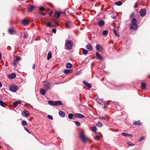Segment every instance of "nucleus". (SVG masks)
<instances>
[{"mask_svg":"<svg viewBox=\"0 0 150 150\" xmlns=\"http://www.w3.org/2000/svg\"><path fill=\"white\" fill-rule=\"evenodd\" d=\"M74 122L76 126H79L81 125V123L79 121H74Z\"/></svg>","mask_w":150,"mask_h":150,"instance_id":"obj_36","label":"nucleus"},{"mask_svg":"<svg viewBox=\"0 0 150 150\" xmlns=\"http://www.w3.org/2000/svg\"><path fill=\"white\" fill-rule=\"evenodd\" d=\"M52 31L54 33H56V30L54 28L52 30Z\"/></svg>","mask_w":150,"mask_h":150,"instance_id":"obj_47","label":"nucleus"},{"mask_svg":"<svg viewBox=\"0 0 150 150\" xmlns=\"http://www.w3.org/2000/svg\"><path fill=\"white\" fill-rule=\"evenodd\" d=\"M99 118L100 119L105 120H106V118L102 116H99Z\"/></svg>","mask_w":150,"mask_h":150,"instance_id":"obj_45","label":"nucleus"},{"mask_svg":"<svg viewBox=\"0 0 150 150\" xmlns=\"http://www.w3.org/2000/svg\"><path fill=\"white\" fill-rule=\"evenodd\" d=\"M98 103H99V104H100V103H99V102H98Z\"/></svg>","mask_w":150,"mask_h":150,"instance_id":"obj_64","label":"nucleus"},{"mask_svg":"<svg viewBox=\"0 0 150 150\" xmlns=\"http://www.w3.org/2000/svg\"><path fill=\"white\" fill-rule=\"evenodd\" d=\"M108 34V31L106 30H105L102 32V34L103 35H105Z\"/></svg>","mask_w":150,"mask_h":150,"instance_id":"obj_38","label":"nucleus"},{"mask_svg":"<svg viewBox=\"0 0 150 150\" xmlns=\"http://www.w3.org/2000/svg\"><path fill=\"white\" fill-rule=\"evenodd\" d=\"M60 83H55L56 84H59Z\"/></svg>","mask_w":150,"mask_h":150,"instance_id":"obj_62","label":"nucleus"},{"mask_svg":"<svg viewBox=\"0 0 150 150\" xmlns=\"http://www.w3.org/2000/svg\"><path fill=\"white\" fill-rule=\"evenodd\" d=\"M144 139V137H141L140 139H139V141H141L143 140Z\"/></svg>","mask_w":150,"mask_h":150,"instance_id":"obj_49","label":"nucleus"},{"mask_svg":"<svg viewBox=\"0 0 150 150\" xmlns=\"http://www.w3.org/2000/svg\"><path fill=\"white\" fill-rule=\"evenodd\" d=\"M122 4V3L120 1H116L115 2V4L118 6H120Z\"/></svg>","mask_w":150,"mask_h":150,"instance_id":"obj_32","label":"nucleus"},{"mask_svg":"<svg viewBox=\"0 0 150 150\" xmlns=\"http://www.w3.org/2000/svg\"><path fill=\"white\" fill-rule=\"evenodd\" d=\"M146 13V11L144 8L141 9L139 12L140 16L142 17L144 16L145 15Z\"/></svg>","mask_w":150,"mask_h":150,"instance_id":"obj_7","label":"nucleus"},{"mask_svg":"<svg viewBox=\"0 0 150 150\" xmlns=\"http://www.w3.org/2000/svg\"><path fill=\"white\" fill-rule=\"evenodd\" d=\"M2 86V84L1 82H0V87H1Z\"/></svg>","mask_w":150,"mask_h":150,"instance_id":"obj_59","label":"nucleus"},{"mask_svg":"<svg viewBox=\"0 0 150 150\" xmlns=\"http://www.w3.org/2000/svg\"><path fill=\"white\" fill-rule=\"evenodd\" d=\"M21 101L20 100H18L16 102H13V104L14 106L16 107L18 104H21Z\"/></svg>","mask_w":150,"mask_h":150,"instance_id":"obj_23","label":"nucleus"},{"mask_svg":"<svg viewBox=\"0 0 150 150\" xmlns=\"http://www.w3.org/2000/svg\"><path fill=\"white\" fill-rule=\"evenodd\" d=\"M87 87L91 88L92 87V85L89 83L87 82L86 81H83L82 82Z\"/></svg>","mask_w":150,"mask_h":150,"instance_id":"obj_13","label":"nucleus"},{"mask_svg":"<svg viewBox=\"0 0 150 150\" xmlns=\"http://www.w3.org/2000/svg\"><path fill=\"white\" fill-rule=\"evenodd\" d=\"M134 15L135 14L134 13H132L130 16V18L132 19V18H134Z\"/></svg>","mask_w":150,"mask_h":150,"instance_id":"obj_41","label":"nucleus"},{"mask_svg":"<svg viewBox=\"0 0 150 150\" xmlns=\"http://www.w3.org/2000/svg\"><path fill=\"white\" fill-rule=\"evenodd\" d=\"M132 23L130 27V29L131 30H136L138 28L137 24V20L136 18H132Z\"/></svg>","mask_w":150,"mask_h":150,"instance_id":"obj_1","label":"nucleus"},{"mask_svg":"<svg viewBox=\"0 0 150 150\" xmlns=\"http://www.w3.org/2000/svg\"><path fill=\"white\" fill-rule=\"evenodd\" d=\"M47 117L50 120H52L53 119V117L52 116L50 115H48L47 116Z\"/></svg>","mask_w":150,"mask_h":150,"instance_id":"obj_42","label":"nucleus"},{"mask_svg":"<svg viewBox=\"0 0 150 150\" xmlns=\"http://www.w3.org/2000/svg\"><path fill=\"white\" fill-rule=\"evenodd\" d=\"M72 64L70 63H68L66 64V68L68 69L71 68L72 67Z\"/></svg>","mask_w":150,"mask_h":150,"instance_id":"obj_21","label":"nucleus"},{"mask_svg":"<svg viewBox=\"0 0 150 150\" xmlns=\"http://www.w3.org/2000/svg\"><path fill=\"white\" fill-rule=\"evenodd\" d=\"M59 115L62 117H64L65 116V113L61 111H59Z\"/></svg>","mask_w":150,"mask_h":150,"instance_id":"obj_17","label":"nucleus"},{"mask_svg":"<svg viewBox=\"0 0 150 150\" xmlns=\"http://www.w3.org/2000/svg\"><path fill=\"white\" fill-rule=\"evenodd\" d=\"M96 125L98 127H102L103 124L100 122H98L96 123Z\"/></svg>","mask_w":150,"mask_h":150,"instance_id":"obj_34","label":"nucleus"},{"mask_svg":"<svg viewBox=\"0 0 150 150\" xmlns=\"http://www.w3.org/2000/svg\"><path fill=\"white\" fill-rule=\"evenodd\" d=\"M141 88L142 89L145 90L146 89V84L145 83H142Z\"/></svg>","mask_w":150,"mask_h":150,"instance_id":"obj_22","label":"nucleus"},{"mask_svg":"<svg viewBox=\"0 0 150 150\" xmlns=\"http://www.w3.org/2000/svg\"><path fill=\"white\" fill-rule=\"evenodd\" d=\"M21 60V58L19 57H18L16 59H14L13 60V65L15 66L18 62V61H20Z\"/></svg>","mask_w":150,"mask_h":150,"instance_id":"obj_9","label":"nucleus"},{"mask_svg":"<svg viewBox=\"0 0 150 150\" xmlns=\"http://www.w3.org/2000/svg\"><path fill=\"white\" fill-rule=\"evenodd\" d=\"M22 23L24 25H26L28 23V21L27 20H23Z\"/></svg>","mask_w":150,"mask_h":150,"instance_id":"obj_30","label":"nucleus"},{"mask_svg":"<svg viewBox=\"0 0 150 150\" xmlns=\"http://www.w3.org/2000/svg\"><path fill=\"white\" fill-rule=\"evenodd\" d=\"M98 25L99 27H101L104 25L105 22L103 20H100L98 22Z\"/></svg>","mask_w":150,"mask_h":150,"instance_id":"obj_12","label":"nucleus"},{"mask_svg":"<svg viewBox=\"0 0 150 150\" xmlns=\"http://www.w3.org/2000/svg\"><path fill=\"white\" fill-rule=\"evenodd\" d=\"M70 26V22H67L66 23V27L67 28H69Z\"/></svg>","mask_w":150,"mask_h":150,"instance_id":"obj_39","label":"nucleus"},{"mask_svg":"<svg viewBox=\"0 0 150 150\" xmlns=\"http://www.w3.org/2000/svg\"><path fill=\"white\" fill-rule=\"evenodd\" d=\"M86 49H87L91 51H92V48L90 44H88L87 45H86Z\"/></svg>","mask_w":150,"mask_h":150,"instance_id":"obj_18","label":"nucleus"},{"mask_svg":"<svg viewBox=\"0 0 150 150\" xmlns=\"http://www.w3.org/2000/svg\"><path fill=\"white\" fill-rule=\"evenodd\" d=\"M72 72V69L69 70L68 69H66L64 70L63 71V72L66 74H68L71 73Z\"/></svg>","mask_w":150,"mask_h":150,"instance_id":"obj_15","label":"nucleus"},{"mask_svg":"<svg viewBox=\"0 0 150 150\" xmlns=\"http://www.w3.org/2000/svg\"><path fill=\"white\" fill-rule=\"evenodd\" d=\"M92 130L93 132H96L97 130V128L96 127H93L92 129Z\"/></svg>","mask_w":150,"mask_h":150,"instance_id":"obj_40","label":"nucleus"},{"mask_svg":"<svg viewBox=\"0 0 150 150\" xmlns=\"http://www.w3.org/2000/svg\"><path fill=\"white\" fill-rule=\"evenodd\" d=\"M79 137L84 142H85L88 139L85 136L84 133L83 132H81L79 134Z\"/></svg>","mask_w":150,"mask_h":150,"instance_id":"obj_4","label":"nucleus"},{"mask_svg":"<svg viewBox=\"0 0 150 150\" xmlns=\"http://www.w3.org/2000/svg\"><path fill=\"white\" fill-rule=\"evenodd\" d=\"M52 54L51 51H49L48 54L47 56V59L49 60L52 57Z\"/></svg>","mask_w":150,"mask_h":150,"instance_id":"obj_24","label":"nucleus"},{"mask_svg":"<svg viewBox=\"0 0 150 150\" xmlns=\"http://www.w3.org/2000/svg\"><path fill=\"white\" fill-rule=\"evenodd\" d=\"M54 21L55 23H57L58 22L57 21L56 19H54Z\"/></svg>","mask_w":150,"mask_h":150,"instance_id":"obj_56","label":"nucleus"},{"mask_svg":"<svg viewBox=\"0 0 150 150\" xmlns=\"http://www.w3.org/2000/svg\"><path fill=\"white\" fill-rule=\"evenodd\" d=\"M39 10L40 11H43L45 10V8L41 6L40 7Z\"/></svg>","mask_w":150,"mask_h":150,"instance_id":"obj_46","label":"nucleus"},{"mask_svg":"<svg viewBox=\"0 0 150 150\" xmlns=\"http://www.w3.org/2000/svg\"><path fill=\"white\" fill-rule=\"evenodd\" d=\"M73 43L72 41L70 40H67L65 43V46L66 49L68 50H70L72 49Z\"/></svg>","mask_w":150,"mask_h":150,"instance_id":"obj_2","label":"nucleus"},{"mask_svg":"<svg viewBox=\"0 0 150 150\" xmlns=\"http://www.w3.org/2000/svg\"><path fill=\"white\" fill-rule=\"evenodd\" d=\"M104 107L105 108L107 107V106H106L105 105L104 106Z\"/></svg>","mask_w":150,"mask_h":150,"instance_id":"obj_60","label":"nucleus"},{"mask_svg":"<svg viewBox=\"0 0 150 150\" xmlns=\"http://www.w3.org/2000/svg\"><path fill=\"white\" fill-rule=\"evenodd\" d=\"M127 144H128V145H129V146H134V144H132V143H131L130 142H128L127 143Z\"/></svg>","mask_w":150,"mask_h":150,"instance_id":"obj_44","label":"nucleus"},{"mask_svg":"<svg viewBox=\"0 0 150 150\" xmlns=\"http://www.w3.org/2000/svg\"><path fill=\"white\" fill-rule=\"evenodd\" d=\"M48 104L51 105H54L57 106L58 105H62L63 104L62 102L60 101H56L54 102L51 100L48 101Z\"/></svg>","mask_w":150,"mask_h":150,"instance_id":"obj_3","label":"nucleus"},{"mask_svg":"<svg viewBox=\"0 0 150 150\" xmlns=\"http://www.w3.org/2000/svg\"><path fill=\"white\" fill-rule=\"evenodd\" d=\"M1 54H0V59H1Z\"/></svg>","mask_w":150,"mask_h":150,"instance_id":"obj_61","label":"nucleus"},{"mask_svg":"<svg viewBox=\"0 0 150 150\" xmlns=\"http://www.w3.org/2000/svg\"><path fill=\"white\" fill-rule=\"evenodd\" d=\"M60 13L57 11H56L54 13V16L57 18H58L60 16Z\"/></svg>","mask_w":150,"mask_h":150,"instance_id":"obj_27","label":"nucleus"},{"mask_svg":"<svg viewBox=\"0 0 150 150\" xmlns=\"http://www.w3.org/2000/svg\"><path fill=\"white\" fill-rule=\"evenodd\" d=\"M47 26L48 27H51V26H52V25L51 24V23H48L47 24Z\"/></svg>","mask_w":150,"mask_h":150,"instance_id":"obj_51","label":"nucleus"},{"mask_svg":"<svg viewBox=\"0 0 150 150\" xmlns=\"http://www.w3.org/2000/svg\"><path fill=\"white\" fill-rule=\"evenodd\" d=\"M22 115L23 117H28L30 115V113L27 110H24L22 112Z\"/></svg>","mask_w":150,"mask_h":150,"instance_id":"obj_5","label":"nucleus"},{"mask_svg":"<svg viewBox=\"0 0 150 150\" xmlns=\"http://www.w3.org/2000/svg\"><path fill=\"white\" fill-rule=\"evenodd\" d=\"M122 135L123 136L127 137H132V135L131 134H127L125 133H122Z\"/></svg>","mask_w":150,"mask_h":150,"instance_id":"obj_20","label":"nucleus"},{"mask_svg":"<svg viewBox=\"0 0 150 150\" xmlns=\"http://www.w3.org/2000/svg\"><path fill=\"white\" fill-rule=\"evenodd\" d=\"M40 13L43 16H45L46 14V13L44 12H41Z\"/></svg>","mask_w":150,"mask_h":150,"instance_id":"obj_50","label":"nucleus"},{"mask_svg":"<svg viewBox=\"0 0 150 150\" xmlns=\"http://www.w3.org/2000/svg\"><path fill=\"white\" fill-rule=\"evenodd\" d=\"M8 32L10 34H13L14 33V31L13 29L10 28L8 29Z\"/></svg>","mask_w":150,"mask_h":150,"instance_id":"obj_26","label":"nucleus"},{"mask_svg":"<svg viewBox=\"0 0 150 150\" xmlns=\"http://www.w3.org/2000/svg\"><path fill=\"white\" fill-rule=\"evenodd\" d=\"M75 117H78L80 118H82L85 117V116L80 113H76L74 114Z\"/></svg>","mask_w":150,"mask_h":150,"instance_id":"obj_11","label":"nucleus"},{"mask_svg":"<svg viewBox=\"0 0 150 150\" xmlns=\"http://www.w3.org/2000/svg\"><path fill=\"white\" fill-rule=\"evenodd\" d=\"M73 115L72 114L70 113L68 115V117L70 119H71L72 118L73 116Z\"/></svg>","mask_w":150,"mask_h":150,"instance_id":"obj_37","label":"nucleus"},{"mask_svg":"<svg viewBox=\"0 0 150 150\" xmlns=\"http://www.w3.org/2000/svg\"><path fill=\"white\" fill-rule=\"evenodd\" d=\"M28 34H24L23 35V37L25 38H27L28 37Z\"/></svg>","mask_w":150,"mask_h":150,"instance_id":"obj_43","label":"nucleus"},{"mask_svg":"<svg viewBox=\"0 0 150 150\" xmlns=\"http://www.w3.org/2000/svg\"><path fill=\"white\" fill-rule=\"evenodd\" d=\"M83 53L84 55H86L88 52V51L84 48L82 49Z\"/></svg>","mask_w":150,"mask_h":150,"instance_id":"obj_29","label":"nucleus"},{"mask_svg":"<svg viewBox=\"0 0 150 150\" xmlns=\"http://www.w3.org/2000/svg\"><path fill=\"white\" fill-rule=\"evenodd\" d=\"M16 76V74L14 73H12L8 76V77L10 79H13Z\"/></svg>","mask_w":150,"mask_h":150,"instance_id":"obj_16","label":"nucleus"},{"mask_svg":"<svg viewBox=\"0 0 150 150\" xmlns=\"http://www.w3.org/2000/svg\"><path fill=\"white\" fill-rule=\"evenodd\" d=\"M137 3H136L134 4V8H136L137 7Z\"/></svg>","mask_w":150,"mask_h":150,"instance_id":"obj_52","label":"nucleus"},{"mask_svg":"<svg viewBox=\"0 0 150 150\" xmlns=\"http://www.w3.org/2000/svg\"><path fill=\"white\" fill-rule=\"evenodd\" d=\"M24 128L25 130L27 132H28L29 134L30 133L29 131L26 127H24Z\"/></svg>","mask_w":150,"mask_h":150,"instance_id":"obj_48","label":"nucleus"},{"mask_svg":"<svg viewBox=\"0 0 150 150\" xmlns=\"http://www.w3.org/2000/svg\"><path fill=\"white\" fill-rule=\"evenodd\" d=\"M0 105L4 108L6 107V104L5 103L1 100H0Z\"/></svg>","mask_w":150,"mask_h":150,"instance_id":"obj_31","label":"nucleus"},{"mask_svg":"<svg viewBox=\"0 0 150 150\" xmlns=\"http://www.w3.org/2000/svg\"><path fill=\"white\" fill-rule=\"evenodd\" d=\"M18 89V87L16 85H12L10 88L9 90L12 92H16Z\"/></svg>","mask_w":150,"mask_h":150,"instance_id":"obj_6","label":"nucleus"},{"mask_svg":"<svg viewBox=\"0 0 150 150\" xmlns=\"http://www.w3.org/2000/svg\"><path fill=\"white\" fill-rule=\"evenodd\" d=\"M134 124L135 125H142V123L140 122V121H135L133 122Z\"/></svg>","mask_w":150,"mask_h":150,"instance_id":"obj_28","label":"nucleus"},{"mask_svg":"<svg viewBox=\"0 0 150 150\" xmlns=\"http://www.w3.org/2000/svg\"><path fill=\"white\" fill-rule=\"evenodd\" d=\"M113 31L116 36L118 37L120 36L119 34L117 33L115 29L113 30Z\"/></svg>","mask_w":150,"mask_h":150,"instance_id":"obj_33","label":"nucleus"},{"mask_svg":"<svg viewBox=\"0 0 150 150\" xmlns=\"http://www.w3.org/2000/svg\"><path fill=\"white\" fill-rule=\"evenodd\" d=\"M34 8V6L30 5L28 8V11L31 12Z\"/></svg>","mask_w":150,"mask_h":150,"instance_id":"obj_25","label":"nucleus"},{"mask_svg":"<svg viewBox=\"0 0 150 150\" xmlns=\"http://www.w3.org/2000/svg\"><path fill=\"white\" fill-rule=\"evenodd\" d=\"M22 124L23 126H25L27 125V123L25 121L22 120Z\"/></svg>","mask_w":150,"mask_h":150,"instance_id":"obj_35","label":"nucleus"},{"mask_svg":"<svg viewBox=\"0 0 150 150\" xmlns=\"http://www.w3.org/2000/svg\"><path fill=\"white\" fill-rule=\"evenodd\" d=\"M50 85V83L48 81H45V82L44 85L46 91H47L49 89Z\"/></svg>","mask_w":150,"mask_h":150,"instance_id":"obj_8","label":"nucleus"},{"mask_svg":"<svg viewBox=\"0 0 150 150\" xmlns=\"http://www.w3.org/2000/svg\"><path fill=\"white\" fill-rule=\"evenodd\" d=\"M52 14V11H51V12H50L49 13V15L50 16H51Z\"/></svg>","mask_w":150,"mask_h":150,"instance_id":"obj_57","label":"nucleus"},{"mask_svg":"<svg viewBox=\"0 0 150 150\" xmlns=\"http://www.w3.org/2000/svg\"><path fill=\"white\" fill-rule=\"evenodd\" d=\"M96 58L97 59H98L100 60L101 61L103 59V57L102 56L100 55L99 53L98 52H97L96 53Z\"/></svg>","mask_w":150,"mask_h":150,"instance_id":"obj_10","label":"nucleus"},{"mask_svg":"<svg viewBox=\"0 0 150 150\" xmlns=\"http://www.w3.org/2000/svg\"><path fill=\"white\" fill-rule=\"evenodd\" d=\"M96 50L98 51H100L102 50V47L100 45H97L96 46Z\"/></svg>","mask_w":150,"mask_h":150,"instance_id":"obj_14","label":"nucleus"},{"mask_svg":"<svg viewBox=\"0 0 150 150\" xmlns=\"http://www.w3.org/2000/svg\"><path fill=\"white\" fill-rule=\"evenodd\" d=\"M35 64H34L33 66V67H32V68L33 69H35Z\"/></svg>","mask_w":150,"mask_h":150,"instance_id":"obj_55","label":"nucleus"},{"mask_svg":"<svg viewBox=\"0 0 150 150\" xmlns=\"http://www.w3.org/2000/svg\"><path fill=\"white\" fill-rule=\"evenodd\" d=\"M59 13H61V14H65L66 13L65 12H62V11H59Z\"/></svg>","mask_w":150,"mask_h":150,"instance_id":"obj_54","label":"nucleus"},{"mask_svg":"<svg viewBox=\"0 0 150 150\" xmlns=\"http://www.w3.org/2000/svg\"><path fill=\"white\" fill-rule=\"evenodd\" d=\"M28 105H29V106H30L31 108H33V106H32V105H31L29 103V104H28Z\"/></svg>","mask_w":150,"mask_h":150,"instance_id":"obj_58","label":"nucleus"},{"mask_svg":"<svg viewBox=\"0 0 150 150\" xmlns=\"http://www.w3.org/2000/svg\"><path fill=\"white\" fill-rule=\"evenodd\" d=\"M51 27H54V25H52V26H51Z\"/></svg>","mask_w":150,"mask_h":150,"instance_id":"obj_63","label":"nucleus"},{"mask_svg":"<svg viewBox=\"0 0 150 150\" xmlns=\"http://www.w3.org/2000/svg\"><path fill=\"white\" fill-rule=\"evenodd\" d=\"M47 91L45 89H43L42 88H41L40 89V92L41 94H42L43 96H44L45 93Z\"/></svg>","mask_w":150,"mask_h":150,"instance_id":"obj_19","label":"nucleus"},{"mask_svg":"<svg viewBox=\"0 0 150 150\" xmlns=\"http://www.w3.org/2000/svg\"><path fill=\"white\" fill-rule=\"evenodd\" d=\"M96 139H100V137L98 135H97L96 136Z\"/></svg>","mask_w":150,"mask_h":150,"instance_id":"obj_53","label":"nucleus"}]
</instances>
